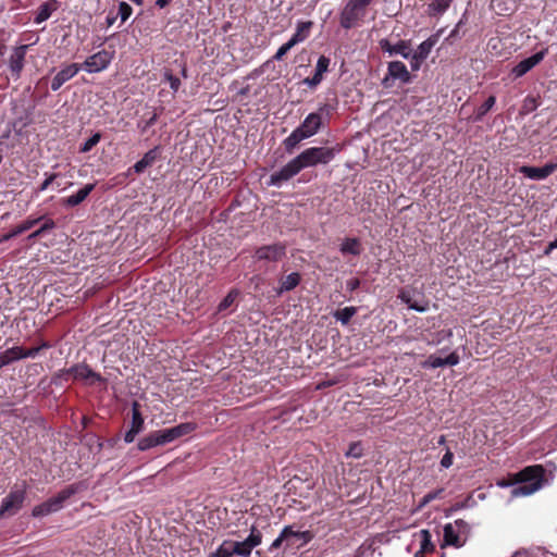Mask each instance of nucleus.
Returning a JSON list of instances; mask_svg holds the SVG:
<instances>
[{
    "label": "nucleus",
    "instance_id": "obj_1",
    "mask_svg": "<svg viewBox=\"0 0 557 557\" xmlns=\"http://www.w3.org/2000/svg\"><path fill=\"white\" fill-rule=\"evenodd\" d=\"M331 112L329 104H322L315 112L309 113L305 120L296 127L283 141L284 148L288 153L304 140L317 135L327 123Z\"/></svg>",
    "mask_w": 557,
    "mask_h": 557
},
{
    "label": "nucleus",
    "instance_id": "obj_2",
    "mask_svg": "<svg viewBox=\"0 0 557 557\" xmlns=\"http://www.w3.org/2000/svg\"><path fill=\"white\" fill-rule=\"evenodd\" d=\"M544 482V469L542 466H529L516 473L512 482H499L498 485L506 487L516 485L511 490L512 497L529 496L542 488Z\"/></svg>",
    "mask_w": 557,
    "mask_h": 557
},
{
    "label": "nucleus",
    "instance_id": "obj_3",
    "mask_svg": "<svg viewBox=\"0 0 557 557\" xmlns=\"http://www.w3.org/2000/svg\"><path fill=\"white\" fill-rule=\"evenodd\" d=\"M313 539L311 531H301L295 525H285L278 536L269 546L272 553L282 548L284 553L295 552L306 546Z\"/></svg>",
    "mask_w": 557,
    "mask_h": 557
},
{
    "label": "nucleus",
    "instance_id": "obj_4",
    "mask_svg": "<svg viewBox=\"0 0 557 557\" xmlns=\"http://www.w3.org/2000/svg\"><path fill=\"white\" fill-rule=\"evenodd\" d=\"M341 151L339 145L335 147H310L295 157L301 170L330 163Z\"/></svg>",
    "mask_w": 557,
    "mask_h": 557
},
{
    "label": "nucleus",
    "instance_id": "obj_5",
    "mask_svg": "<svg viewBox=\"0 0 557 557\" xmlns=\"http://www.w3.org/2000/svg\"><path fill=\"white\" fill-rule=\"evenodd\" d=\"M76 492H77V488L74 485H70V486L63 488L55 496L35 506L33 508V516L34 517H45V516H48L50 513L61 510L63 508L65 502L71 496H73Z\"/></svg>",
    "mask_w": 557,
    "mask_h": 557
},
{
    "label": "nucleus",
    "instance_id": "obj_6",
    "mask_svg": "<svg viewBox=\"0 0 557 557\" xmlns=\"http://www.w3.org/2000/svg\"><path fill=\"white\" fill-rule=\"evenodd\" d=\"M471 527L465 520L458 519L444 527V543L446 545L462 547L470 535Z\"/></svg>",
    "mask_w": 557,
    "mask_h": 557
},
{
    "label": "nucleus",
    "instance_id": "obj_7",
    "mask_svg": "<svg viewBox=\"0 0 557 557\" xmlns=\"http://www.w3.org/2000/svg\"><path fill=\"white\" fill-rule=\"evenodd\" d=\"M366 8L358 0H349L341 13V25L345 29L354 27L364 16Z\"/></svg>",
    "mask_w": 557,
    "mask_h": 557
},
{
    "label": "nucleus",
    "instance_id": "obj_8",
    "mask_svg": "<svg viewBox=\"0 0 557 557\" xmlns=\"http://www.w3.org/2000/svg\"><path fill=\"white\" fill-rule=\"evenodd\" d=\"M113 57L114 52L103 49L88 57L81 65V67L87 73H98L106 70L110 65Z\"/></svg>",
    "mask_w": 557,
    "mask_h": 557
},
{
    "label": "nucleus",
    "instance_id": "obj_9",
    "mask_svg": "<svg viewBox=\"0 0 557 557\" xmlns=\"http://www.w3.org/2000/svg\"><path fill=\"white\" fill-rule=\"evenodd\" d=\"M24 499L25 491L23 488L12 490L2 500L0 507V518L15 515L21 509Z\"/></svg>",
    "mask_w": 557,
    "mask_h": 557
},
{
    "label": "nucleus",
    "instance_id": "obj_10",
    "mask_svg": "<svg viewBox=\"0 0 557 557\" xmlns=\"http://www.w3.org/2000/svg\"><path fill=\"white\" fill-rule=\"evenodd\" d=\"M301 171L296 159H292L281 170L271 174L268 185L281 187L284 183L296 176Z\"/></svg>",
    "mask_w": 557,
    "mask_h": 557
},
{
    "label": "nucleus",
    "instance_id": "obj_11",
    "mask_svg": "<svg viewBox=\"0 0 557 557\" xmlns=\"http://www.w3.org/2000/svg\"><path fill=\"white\" fill-rule=\"evenodd\" d=\"M39 349V347H34L29 349H24L20 346L11 347L0 354V369L20 359L36 357Z\"/></svg>",
    "mask_w": 557,
    "mask_h": 557
},
{
    "label": "nucleus",
    "instance_id": "obj_12",
    "mask_svg": "<svg viewBox=\"0 0 557 557\" xmlns=\"http://www.w3.org/2000/svg\"><path fill=\"white\" fill-rule=\"evenodd\" d=\"M65 375L73 376L74 380L83 381L88 385H95L103 381L100 374L94 372L86 364H76L70 368L65 371Z\"/></svg>",
    "mask_w": 557,
    "mask_h": 557
},
{
    "label": "nucleus",
    "instance_id": "obj_13",
    "mask_svg": "<svg viewBox=\"0 0 557 557\" xmlns=\"http://www.w3.org/2000/svg\"><path fill=\"white\" fill-rule=\"evenodd\" d=\"M387 71H388V73L383 79V85L385 87L391 86V84H389L391 79H393V81L398 79L403 84H408L411 81V75H410L407 66L400 61L389 62Z\"/></svg>",
    "mask_w": 557,
    "mask_h": 557
},
{
    "label": "nucleus",
    "instance_id": "obj_14",
    "mask_svg": "<svg viewBox=\"0 0 557 557\" xmlns=\"http://www.w3.org/2000/svg\"><path fill=\"white\" fill-rule=\"evenodd\" d=\"M547 49L541 50L535 54L520 61L515 67L511 70V74L515 78L522 77L529 71H531L535 65H537L546 55Z\"/></svg>",
    "mask_w": 557,
    "mask_h": 557
},
{
    "label": "nucleus",
    "instance_id": "obj_15",
    "mask_svg": "<svg viewBox=\"0 0 557 557\" xmlns=\"http://www.w3.org/2000/svg\"><path fill=\"white\" fill-rule=\"evenodd\" d=\"M557 170L556 163H547L544 166L535 168L523 165L519 168V172L522 173L525 177L534 181H542L547 178Z\"/></svg>",
    "mask_w": 557,
    "mask_h": 557
},
{
    "label": "nucleus",
    "instance_id": "obj_16",
    "mask_svg": "<svg viewBox=\"0 0 557 557\" xmlns=\"http://www.w3.org/2000/svg\"><path fill=\"white\" fill-rule=\"evenodd\" d=\"M81 70L82 67L77 63H71L63 66L52 78L51 89L53 91L59 90L63 84L72 79Z\"/></svg>",
    "mask_w": 557,
    "mask_h": 557
},
{
    "label": "nucleus",
    "instance_id": "obj_17",
    "mask_svg": "<svg viewBox=\"0 0 557 557\" xmlns=\"http://www.w3.org/2000/svg\"><path fill=\"white\" fill-rule=\"evenodd\" d=\"M27 49H28L27 45L18 46L16 48H14V50L12 51V53L10 55L9 69L11 71V74L15 78H18L21 76L22 70L24 67V61H25V55H26Z\"/></svg>",
    "mask_w": 557,
    "mask_h": 557
},
{
    "label": "nucleus",
    "instance_id": "obj_18",
    "mask_svg": "<svg viewBox=\"0 0 557 557\" xmlns=\"http://www.w3.org/2000/svg\"><path fill=\"white\" fill-rule=\"evenodd\" d=\"M380 47L384 52L389 55L399 54L405 59H409L411 55V46L407 40H399L395 45L391 44L387 39L380 40Z\"/></svg>",
    "mask_w": 557,
    "mask_h": 557
},
{
    "label": "nucleus",
    "instance_id": "obj_19",
    "mask_svg": "<svg viewBox=\"0 0 557 557\" xmlns=\"http://www.w3.org/2000/svg\"><path fill=\"white\" fill-rule=\"evenodd\" d=\"M459 356L456 352H451L446 357L436 355H430L423 362L422 368L436 369L445 366L454 367L459 363Z\"/></svg>",
    "mask_w": 557,
    "mask_h": 557
},
{
    "label": "nucleus",
    "instance_id": "obj_20",
    "mask_svg": "<svg viewBox=\"0 0 557 557\" xmlns=\"http://www.w3.org/2000/svg\"><path fill=\"white\" fill-rule=\"evenodd\" d=\"M285 255V247L280 244L260 247L256 251V257L259 260L277 261Z\"/></svg>",
    "mask_w": 557,
    "mask_h": 557
},
{
    "label": "nucleus",
    "instance_id": "obj_21",
    "mask_svg": "<svg viewBox=\"0 0 557 557\" xmlns=\"http://www.w3.org/2000/svg\"><path fill=\"white\" fill-rule=\"evenodd\" d=\"M438 37L440 34H435L421 42L416 51L413 53L411 52L410 58H412V61L423 62L431 53L433 47L437 44Z\"/></svg>",
    "mask_w": 557,
    "mask_h": 557
},
{
    "label": "nucleus",
    "instance_id": "obj_22",
    "mask_svg": "<svg viewBox=\"0 0 557 557\" xmlns=\"http://www.w3.org/2000/svg\"><path fill=\"white\" fill-rule=\"evenodd\" d=\"M330 65V59L325 55H321L318 59L317 65H315V73L312 77H307L304 79V84L308 85L311 88L317 87L323 78L324 73L327 72Z\"/></svg>",
    "mask_w": 557,
    "mask_h": 557
},
{
    "label": "nucleus",
    "instance_id": "obj_23",
    "mask_svg": "<svg viewBox=\"0 0 557 557\" xmlns=\"http://www.w3.org/2000/svg\"><path fill=\"white\" fill-rule=\"evenodd\" d=\"M339 251L343 256H359L362 251L361 242L358 238H345L339 245Z\"/></svg>",
    "mask_w": 557,
    "mask_h": 557
},
{
    "label": "nucleus",
    "instance_id": "obj_24",
    "mask_svg": "<svg viewBox=\"0 0 557 557\" xmlns=\"http://www.w3.org/2000/svg\"><path fill=\"white\" fill-rule=\"evenodd\" d=\"M57 9H58V1L48 0V1L44 2L37 10V13L35 16V23L40 24V23L47 21Z\"/></svg>",
    "mask_w": 557,
    "mask_h": 557
},
{
    "label": "nucleus",
    "instance_id": "obj_25",
    "mask_svg": "<svg viewBox=\"0 0 557 557\" xmlns=\"http://www.w3.org/2000/svg\"><path fill=\"white\" fill-rule=\"evenodd\" d=\"M95 184H87L82 189H79L76 194L69 196L64 203L69 207H76L82 203L88 195L94 190Z\"/></svg>",
    "mask_w": 557,
    "mask_h": 557
},
{
    "label": "nucleus",
    "instance_id": "obj_26",
    "mask_svg": "<svg viewBox=\"0 0 557 557\" xmlns=\"http://www.w3.org/2000/svg\"><path fill=\"white\" fill-rule=\"evenodd\" d=\"M413 536L419 541V550L426 554L434 552L435 545L432 542V536L429 530H420Z\"/></svg>",
    "mask_w": 557,
    "mask_h": 557
},
{
    "label": "nucleus",
    "instance_id": "obj_27",
    "mask_svg": "<svg viewBox=\"0 0 557 557\" xmlns=\"http://www.w3.org/2000/svg\"><path fill=\"white\" fill-rule=\"evenodd\" d=\"M312 26L311 22H298L296 32L289 39L295 46L299 42H302L309 36L310 28Z\"/></svg>",
    "mask_w": 557,
    "mask_h": 557
},
{
    "label": "nucleus",
    "instance_id": "obj_28",
    "mask_svg": "<svg viewBox=\"0 0 557 557\" xmlns=\"http://www.w3.org/2000/svg\"><path fill=\"white\" fill-rule=\"evenodd\" d=\"M453 1L454 0H433L428 5V14L430 16H441L448 10Z\"/></svg>",
    "mask_w": 557,
    "mask_h": 557
},
{
    "label": "nucleus",
    "instance_id": "obj_29",
    "mask_svg": "<svg viewBox=\"0 0 557 557\" xmlns=\"http://www.w3.org/2000/svg\"><path fill=\"white\" fill-rule=\"evenodd\" d=\"M157 152L156 149H151L144 154V157L137 161L133 169L136 173H143L148 166L152 165L156 161Z\"/></svg>",
    "mask_w": 557,
    "mask_h": 557
},
{
    "label": "nucleus",
    "instance_id": "obj_30",
    "mask_svg": "<svg viewBox=\"0 0 557 557\" xmlns=\"http://www.w3.org/2000/svg\"><path fill=\"white\" fill-rule=\"evenodd\" d=\"M42 218H36V219H26L25 221H23L21 224H18L17 226H15L7 236L5 238L9 239V238H12V237H15L28 230H30L32 227H34L39 221H41Z\"/></svg>",
    "mask_w": 557,
    "mask_h": 557
},
{
    "label": "nucleus",
    "instance_id": "obj_31",
    "mask_svg": "<svg viewBox=\"0 0 557 557\" xmlns=\"http://www.w3.org/2000/svg\"><path fill=\"white\" fill-rule=\"evenodd\" d=\"M398 298L408 306L409 309H412L417 312H425L428 310V305H419L418 302H413L411 300L410 293L407 290H401L398 295Z\"/></svg>",
    "mask_w": 557,
    "mask_h": 557
},
{
    "label": "nucleus",
    "instance_id": "obj_32",
    "mask_svg": "<svg viewBox=\"0 0 557 557\" xmlns=\"http://www.w3.org/2000/svg\"><path fill=\"white\" fill-rule=\"evenodd\" d=\"M131 430H135L140 433L144 429V418L138 409V404L134 403L132 407V422Z\"/></svg>",
    "mask_w": 557,
    "mask_h": 557
},
{
    "label": "nucleus",
    "instance_id": "obj_33",
    "mask_svg": "<svg viewBox=\"0 0 557 557\" xmlns=\"http://www.w3.org/2000/svg\"><path fill=\"white\" fill-rule=\"evenodd\" d=\"M300 282V275L296 272L288 274L281 281L280 292H288L294 289Z\"/></svg>",
    "mask_w": 557,
    "mask_h": 557
},
{
    "label": "nucleus",
    "instance_id": "obj_34",
    "mask_svg": "<svg viewBox=\"0 0 557 557\" xmlns=\"http://www.w3.org/2000/svg\"><path fill=\"white\" fill-rule=\"evenodd\" d=\"M195 429H196L195 423L186 422V423L178 424L174 428H171L170 431L175 441L178 437H182L184 435L191 433Z\"/></svg>",
    "mask_w": 557,
    "mask_h": 557
},
{
    "label": "nucleus",
    "instance_id": "obj_35",
    "mask_svg": "<svg viewBox=\"0 0 557 557\" xmlns=\"http://www.w3.org/2000/svg\"><path fill=\"white\" fill-rule=\"evenodd\" d=\"M357 308L355 307H345L343 309L337 310L334 313V317L342 324L346 325L349 323L350 319L356 314Z\"/></svg>",
    "mask_w": 557,
    "mask_h": 557
},
{
    "label": "nucleus",
    "instance_id": "obj_36",
    "mask_svg": "<svg viewBox=\"0 0 557 557\" xmlns=\"http://www.w3.org/2000/svg\"><path fill=\"white\" fill-rule=\"evenodd\" d=\"M233 554L240 557H250L252 548L245 542L232 541Z\"/></svg>",
    "mask_w": 557,
    "mask_h": 557
},
{
    "label": "nucleus",
    "instance_id": "obj_37",
    "mask_svg": "<svg viewBox=\"0 0 557 557\" xmlns=\"http://www.w3.org/2000/svg\"><path fill=\"white\" fill-rule=\"evenodd\" d=\"M137 446H138V449L141 451L148 450L156 446H159L156 432H152V433L148 434L147 436L143 437L141 440H139Z\"/></svg>",
    "mask_w": 557,
    "mask_h": 557
},
{
    "label": "nucleus",
    "instance_id": "obj_38",
    "mask_svg": "<svg viewBox=\"0 0 557 557\" xmlns=\"http://www.w3.org/2000/svg\"><path fill=\"white\" fill-rule=\"evenodd\" d=\"M233 555L232 541H224L209 557H232Z\"/></svg>",
    "mask_w": 557,
    "mask_h": 557
},
{
    "label": "nucleus",
    "instance_id": "obj_39",
    "mask_svg": "<svg viewBox=\"0 0 557 557\" xmlns=\"http://www.w3.org/2000/svg\"><path fill=\"white\" fill-rule=\"evenodd\" d=\"M495 102L496 98L494 96H490L484 103L478 108L474 120H482V117L494 107Z\"/></svg>",
    "mask_w": 557,
    "mask_h": 557
},
{
    "label": "nucleus",
    "instance_id": "obj_40",
    "mask_svg": "<svg viewBox=\"0 0 557 557\" xmlns=\"http://www.w3.org/2000/svg\"><path fill=\"white\" fill-rule=\"evenodd\" d=\"M54 227H55L54 221L51 219H47L45 221V223L38 230H36L35 232H33L32 234L28 235V239L33 240Z\"/></svg>",
    "mask_w": 557,
    "mask_h": 557
},
{
    "label": "nucleus",
    "instance_id": "obj_41",
    "mask_svg": "<svg viewBox=\"0 0 557 557\" xmlns=\"http://www.w3.org/2000/svg\"><path fill=\"white\" fill-rule=\"evenodd\" d=\"M262 535L255 527L251 528L249 536L244 540L252 549L261 544Z\"/></svg>",
    "mask_w": 557,
    "mask_h": 557
},
{
    "label": "nucleus",
    "instance_id": "obj_42",
    "mask_svg": "<svg viewBox=\"0 0 557 557\" xmlns=\"http://www.w3.org/2000/svg\"><path fill=\"white\" fill-rule=\"evenodd\" d=\"M238 295V292L233 289L231 290L223 299L222 301L219 304V307H218V310L219 311H224L226 310L228 307H231L233 305V302L235 301L236 297Z\"/></svg>",
    "mask_w": 557,
    "mask_h": 557
},
{
    "label": "nucleus",
    "instance_id": "obj_43",
    "mask_svg": "<svg viewBox=\"0 0 557 557\" xmlns=\"http://www.w3.org/2000/svg\"><path fill=\"white\" fill-rule=\"evenodd\" d=\"M101 139V135L99 133L94 134L89 139H87L81 147V152L90 151Z\"/></svg>",
    "mask_w": 557,
    "mask_h": 557
},
{
    "label": "nucleus",
    "instance_id": "obj_44",
    "mask_svg": "<svg viewBox=\"0 0 557 557\" xmlns=\"http://www.w3.org/2000/svg\"><path fill=\"white\" fill-rule=\"evenodd\" d=\"M158 437V445H164L174 441L170 429L156 431Z\"/></svg>",
    "mask_w": 557,
    "mask_h": 557
},
{
    "label": "nucleus",
    "instance_id": "obj_45",
    "mask_svg": "<svg viewBox=\"0 0 557 557\" xmlns=\"http://www.w3.org/2000/svg\"><path fill=\"white\" fill-rule=\"evenodd\" d=\"M133 9L126 2H120L119 4V15L121 16V21L124 23L132 15Z\"/></svg>",
    "mask_w": 557,
    "mask_h": 557
},
{
    "label": "nucleus",
    "instance_id": "obj_46",
    "mask_svg": "<svg viewBox=\"0 0 557 557\" xmlns=\"http://www.w3.org/2000/svg\"><path fill=\"white\" fill-rule=\"evenodd\" d=\"M347 457L360 458L362 456V446L360 443H351L346 451Z\"/></svg>",
    "mask_w": 557,
    "mask_h": 557
},
{
    "label": "nucleus",
    "instance_id": "obj_47",
    "mask_svg": "<svg viewBox=\"0 0 557 557\" xmlns=\"http://www.w3.org/2000/svg\"><path fill=\"white\" fill-rule=\"evenodd\" d=\"M164 78L166 82H169L171 89L176 92L181 86V81L178 77H175L172 75L171 72L166 71L164 73Z\"/></svg>",
    "mask_w": 557,
    "mask_h": 557
},
{
    "label": "nucleus",
    "instance_id": "obj_48",
    "mask_svg": "<svg viewBox=\"0 0 557 557\" xmlns=\"http://www.w3.org/2000/svg\"><path fill=\"white\" fill-rule=\"evenodd\" d=\"M295 47V45L288 40L287 42H285L284 45H282L278 50L276 51L275 55H274V59L275 60H282L283 57L293 48Z\"/></svg>",
    "mask_w": 557,
    "mask_h": 557
},
{
    "label": "nucleus",
    "instance_id": "obj_49",
    "mask_svg": "<svg viewBox=\"0 0 557 557\" xmlns=\"http://www.w3.org/2000/svg\"><path fill=\"white\" fill-rule=\"evenodd\" d=\"M59 176L60 175L57 173L48 175L47 178L41 183V185L39 187V191H44V190L48 189L51 185H53V183L55 182V180L59 178Z\"/></svg>",
    "mask_w": 557,
    "mask_h": 557
},
{
    "label": "nucleus",
    "instance_id": "obj_50",
    "mask_svg": "<svg viewBox=\"0 0 557 557\" xmlns=\"http://www.w3.org/2000/svg\"><path fill=\"white\" fill-rule=\"evenodd\" d=\"M453 459H454L453 453L449 449H447L441 460V466L445 469L449 468L453 465Z\"/></svg>",
    "mask_w": 557,
    "mask_h": 557
},
{
    "label": "nucleus",
    "instance_id": "obj_51",
    "mask_svg": "<svg viewBox=\"0 0 557 557\" xmlns=\"http://www.w3.org/2000/svg\"><path fill=\"white\" fill-rule=\"evenodd\" d=\"M536 108V101L534 98H531V97H528L525 100H524V104H523V111L525 112H529L531 110H534Z\"/></svg>",
    "mask_w": 557,
    "mask_h": 557
},
{
    "label": "nucleus",
    "instance_id": "obj_52",
    "mask_svg": "<svg viewBox=\"0 0 557 557\" xmlns=\"http://www.w3.org/2000/svg\"><path fill=\"white\" fill-rule=\"evenodd\" d=\"M360 286V281L358 278H351L346 282V287L349 292H354Z\"/></svg>",
    "mask_w": 557,
    "mask_h": 557
},
{
    "label": "nucleus",
    "instance_id": "obj_53",
    "mask_svg": "<svg viewBox=\"0 0 557 557\" xmlns=\"http://www.w3.org/2000/svg\"><path fill=\"white\" fill-rule=\"evenodd\" d=\"M137 434H138V432H137V431H135V430H131V429H129V430L125 433L124 441H125L126 443H132V442H134V440H135V437H136V435H137Z\"/></svg>",
    "mask_w": 557,
    "mask_h": 557
},
{
    "label": "nucleus",
    "instance_id": "obj_54",
    "mask_svg": "<svg viewBox=\"0 0 557 557\" xmlns=\"http://www.w3.org/2000/svg\"><path fill=\"white\" fill-rule=\"evenodd\" d=\"M557 248V238L554 242H550L544 250V256H549L550 252Z\"/></svg>",
    "mask_w": 557,
    "mask_h": 557
},
{
    "label": "nucleus",
    "instance_id": "obj_55",
    "mask_svg": "<svg viewBox=\"0 0 557 557\" xmlns=\"http://www.w3.org/2000/svg\"><path fill=\"white\" fill-rule=\"evenodd\" d=\"M157 119H158L157 114H156V113H153V114H152V116H151V117H149V119L146 121L145 125L143 126V131L145 132L147 128H149L150 126H152V125L157 122Z\"/></svg>",
    "mask_w": 557,
    "mask_h": 557
},
{
    "label": "nucleus",
    "instance_id": "obj_56",
    "mask_svg": "<svg viewBox=\"0 0 557 557\" xmlns=\"http://www.w3.org/2000/svg\"><path fill=\"white\" fill-rule=\"evenodd\" d=\"M463 23L462 20H460L457 25L455 26V28L450 32L449 34V37L448 38H455L459 35L458 30H459V27L461 26V24Z\"/></svg>",
    "mask_w": 557,
    "mask_h": 557
},
{
    "label": "nucleus",
    "instance_id": "obj_57",
    "mask_svg": "<svg viewBox=\"0 0 557 557\" xmlns=\"http://www.w3.org/2000/svg\"><path fill=\"white\" fill-rule=\"evenodd\" d=\"M171 0H157L156 1V4L159 7V8H164L166 7L169 3H170Z\"/></svg>",
    "mask_w": 557,
    "mask_h": 557
},
{
    "label": "nucleus",
    "instance_id": "obj_58",
    "mask_svg": "<svg viewBox=\"0 0 557 557\" xmlns=\"http://www.w3.org/2000/svg\"><path fill=\"white\" fill-rule=\"evenodd\" d=\"M511 557H529V556H528L527 552L518 550Z\"/></svg>",
    "mask_w": 557,
    "mask_h": 557
},
{
    "label": "nucleus",
    "instance_id": "obj_59",
    "mask_svg": "<svg viewBox=\"0 0 557 557\" xmlns=\"http://www.w3.org/2000/svg\"><path fill=\"white\" fill-rule=\"evenodd\" d=\"M409 59H410L411 69L412 70H418L422 62L412 61V58H409Z\"/></svg>",
    "mask_w": 557,
    "mask_h": 557
},
{
    "label": "nucleus",
    "instance_id": "obj_60",
    "mask_svg": "<svg viewBox=\"0 0 557 557\" xmlns=\"http://www.w3.org/2000/svg\"><path fill=\"white\" fill-rule=\"evenodd\" d=\"M115 16H108L107 17V24H108V27L112 26L113 23L115 22Z\"/></svg>",
    "mask_w": 557,
    "mask_h": 557
},
{
    "label": "nucleus",
    "instance_id": "obj_61",
    "mask_svg": "<svg viewBox=\"0 0 557 557\" xmlns=\"http://www.w3.org/2000/svg\"><path fill=\"white\" fill-rule=\"evenodd\" d=\"M364 8H367L371 2L372 0H358Z\"/></svg>",
    "mask_w": 557,
    "mask_h": 557
},
{
    "label": "nucleus",
    "instance_id": "obj_62",
    "mask_svg": "<svg viewBox=\"0 0 557 557\" xmlns=\"http://www.w3.org/2000/svg\"><path fill=\"white\" fill-rule=\"evenodd\" d=\"M426 553L424 552H421V550H418L416 554H414V557H424Z\"/></svg>",
    "mask_w": 557,
    "mask_h": 557
},
{
    "label": "nucleus",
    "instance_id": "obj_63",
    "mask_svg": "<svg viewBox=\"0 0 557 557\" xmlns=\"http://www.w3.org/2000/svg\"><path fill=\"white\" fill-rule=\"evenodd\" d=\"M445 442H446V438H445V436H444V435H442V436L438 438V444H440V445H443V444H445Z\"/></svg>",
    "mask_w": 557,
    "mask_h": 557
},
{
    "label": "nucleus",
    "instance_id": "obj_64",
    "mask_svg": "<svg viewBox=\"0 0 557 557\" xmlns=\"http://www.w3.org/2000/svg\"><path fill=\"white\" fill-rule=\"evenodd\" d=\"M4 53V46L2 44H0V58L3 55Z\"/></svg>",
    "mask_w": 557,
    "mask_h": 557
}]
</instances>
